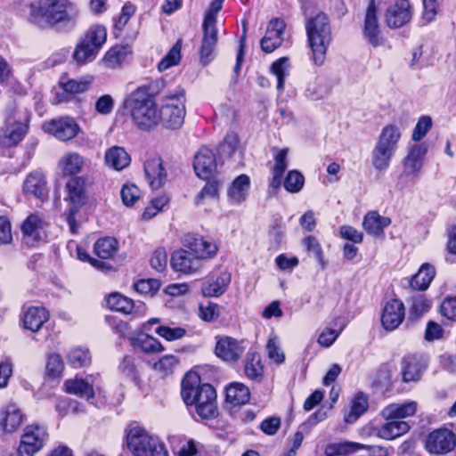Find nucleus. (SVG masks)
Wrapping results in <instances>:
<instances>
[{
  "label": "nucleus",
  "mask_w": 456,
  "mask_h": 456,
  "mask_svg": "<svg viewBox=\"0 0 456 456\" xmlns=\"http://www.w3.org/2000/svg\"><path fill=\"white\" fill-rule=\"evenodd\" d=\"M217 251V245L213 239L187 234L184 238V248L172 254L171 265L177 273L194 274L203 268L204 260L214 257Z\"/></svg>",
  "instance_id": "obj_1"
},
{
  "label": "nucleus",
  "mask_w": 456,
  "mask_h": 456,
  "mask_svg": "<svg viewBox=\"0 0 456 456\" xmlns=\"http://www.w3.org/2000/svg\"><path fill=\"white\" fill-rule=\"evenodd\" d=\"M161 86L162 81L151 80L137 87L126 97L125 107L139 128L150 129L159 122V110L153 97Z\"/></svg>",
  "instance_id": "obj_2"
},
{
  "label": "nucleus",
  "mask_w": 456,
  "mask_h": 456,
  "mask_svg": "<svg viewBox=\"0 0 456 456\" xmlns=\"http://www.w3.org/2000/svg\"><path fill=\"white\" fill-rule=\"evenodd\" d=\"M196 373H188L182 380L181 395L187 406H194L202 419H213L218 415L216 393L209 384H200Z\"/></svg>",
  "instance_id": "obj_3"
},
{
  "label": "nucleus",
  "mask_w": 456,
  "mask_h": 456,
  "mask_svg": "<svg viewBox=\"0 0 456 456\" xmlns=\"http://www.w3.org/2000/svg\"><path fill=\"white\" fill-rule=\"evenodd\" d=\"M78 11L69 0H38L29 6V21L40 28L61 22L75 23Z\"/></svg>",
  "instance_id": "obj_4"
},
{
  "label": "nucleus",
  "mask_w": 456,
  "mask_h": 456,
  "mask_svg": "<svg viewBox=\"0 0 456 456\" xmlns=\"http://www.w3.org/2000/svg\"><path fill=\"white\" fill-rule=\"evenodd\" d=\"M307 41L312 50V59L315 65L324 63L327 49L332 40L329 18L323 12L309 18L305 22Z\"/></svg>",
  "instance_id": "obj_5"
},
{
  "label": "nucleus",
  "mask_w": 456,
  "mask_h": 456,
  "mask_svg": "<svg viewBox=\"0 0 456 456\" xmlns=\"http://www.w3.org/2000/svg\"><path fill=\"white\" fill-rule=\"evenodd\" d=\"M402 137L401 128L395 124L386 125L379 134L371 151L372 166L376 170L388 168Z\"/></svg>",
  "instance_id": "obj_6"
},
{
  "label": "nucleus",
  "mask_w": 456,
  "mask_h": 456,
  "mask_svg": "<svg viewBox=\"0 0 456 456\" xmlns=\"http://www.w3.org/2000/svg\"><path fill=\"white\" fill-rule=\"evenodd\" d=\"M126 444L133 456H168L163 442L140 426L126 431Z\"/></svg>",
  "instance_id": "obj_7"
},
{
  "label": "nucleus",
  "mask_w": 456,
  "mask_h": 456,
  "mask_svg": "<svg viewBox=\"0 0 456 456\" xmlns=\"http://www.w3.org/2000/svg\"><path fill=\"white\" fill-rule=\"evenodd\" d=\"M185 102V91L180 87L163 97L159 121L167 128L176 129L183 125L186 113Z\"/></svg>",
  "instance_id": "obj_8"
},
{
  "label": "nucleus",
  "mask_w": 456,
  "mask_h": 456,
  "mask_svg": "<svg viewBox=\"0 0 456 456\" xmlns=\"http://www.w3.org/2000/svg\"><path fill=\"white\" fill-rule=\"evenodd\" d=\"M107 39V31L103 26L94 25L88 28L77 43L73 58L79 65L93 61Z\"/></svg>",
  "instance_id": "obj_9"
},
{
  "label": "nucleus",
  "mask_w": 456,
  "mask_h": 456,
  "mask_svg": "<svg viewBox=\"0 0 456 456\" xmlns=\"http://www.w3.org/2000/svg\"><path fill=\"white\" fill-rule=\"evenodd\" d=\"M68 192L67 200L70 203L66 220L69 230L73 234L77 233L78 224L76 215L78 208L85 203V179L81 176H74L66 184Z\"/></svg>",
  "instance_id": "obj_10"
},
{
  "label": "nucleus",
  "mask_w": 456,
  "mask_h": 456,
  "mask_svg": "<svg viewBox=\"0 0 456 456\" xmlns=\"http://www.w3.org/2000/svg\"><path fill=\"white\" fill-rule=\"evenodd\" d=\"M48 433L46 428L38 424L25 428L18 448L19 456H34L46 444Z\"/></svg>",
  "instance_id": "obj_11"
},
{
  "label": "nucleus",
  "mask_w": 456,
  "mask_h": 456,
  "mask_svg": "<svg viewBox=\"0 0 456 456\" xmlns=\"http://www.w3.org/2000/svg\"><path fill=\"white\" fill-rule=\"evenodd\" d=\"M28 131V126L20 121L16 109H11L6 114L5 126L0 128V145L9 148L18 144Z\"/></svg>",
  "instance_id": "obj_12"
},
{
  "label": "nucleus",
  "mask_w": 456,
  "mask_h": 456,
  "mask_svg": "<svg viewBox=\"0 0 456 456\" xmlns=\"http://www.w3.org/2000/svg\"><path fill=\"white\" fill-rule=\"evenodd\" d=\"M428 152L425 143L414 144L410 147L406 157L403 160V170L399 177L400 183L408 185L417 177L423 167L424 158Z\"/></svg>",
  "instance_id": "obj_13"
},
{
  "label": "nucleus",
  "mask_w": 456,
  "mask_h": 456,
  "mask_svg": "<svg viewBox=\"0 0 456 456\" xmlns=\"http://www.w3.org/2000/svg\"><path fill=\"white\" fill-rule=\"evenodd\" d=\"M216 340L215 354L225 362H237L246 349L243 340L229 336H217Z\"/></svg>",
  "instance_id": "obj_14"
},
{
  "label": "nucleus",
  "mask_w": 456,
  "mask_h": 456,
  "mask_svg": "<svg viewBox=\"0 0 456 456\" xmlns=\"http://www.w3.org/2000/svg\"><path fill=\"white\" fill-rule=\"evenodd\" d=\"M456 446V436L447 428L432 431L427 437L426 449L430 453L445 454Z\"/></svg>",
  "instance_id": "obj_15"
},
{
  "label": "nucleus",
  "mask_w": 456,
  "mask_h": 456,
  "mask_svg": "<svg viewBox=\"0 0 456 456\" xmlns=\"http://www.w3.org/2000/svg\"><path fill=\"white\" fill-rule=\"evenodd\" d=\"M193 168L198 177L207 180L212 177L217 169L216 155L212 150L201 147L196 153Z\"/></svg>",
  "instance_id": "obj_16"
},
{
  "label": "nucleus",
  "mask_w": 456,
  "mask_h": 456,
  "mask_svg": "<svg viewBox=\"0 0 456 456\" xmlns=\"http://www.w3.org/2000/svg\"><path fill=\"white\" fill-rule=\"evenodd\" d=\"M44 128L58 140L64 142L73 139L79 131L78 125L69 117L53 119L45 123Z\"/></svg>",
  "instance_id": "obj_17"
},
{
  "label": "nucleus",
  "mask_w": 456,
  "mask_h": 456,
  "mask_svg": "<svg viewBox=\"0 0 456 456\" xmlns=\"http://www.w3.org/2000/svg\"><path fill=\"white\" fill-rule=\"evenodd\" d=\"M285 28L286 24L283 20L278 18L271 20L265 35L260 42L264 52L272 53L281 45Z\"/></svg>",
  "instance_id": "obj_18"
},
{
  "label": "nucleus",
  "mask_w": 456,
  "mask_h": 456,
  "mask_svg": "<svg viewBox=\"0 0 456 456\" xmlns=\"http://www.w3.org/2000/svg\"><path fill=\"white\" fill-rule=\"evenodd\" d=\"M203 36L199 50L200 61L202 65L209 64L216 57V49L218 42V30L216 27L202 25Z\"/></svg>",
  "instance_id": "obj_19"
},
{
  "label": "nucleus",
  "mask_w": 456,
  "mask_h": 456,
  "mask_svg": "<svg viewBox=\"0 0 456 456\" xmlns=\"http://www.w3.org/2000/svg\"><path fill=\"white\" fill-rule=\"evenodd\" d=\"M405 308L403 303L399 299H392L386 303L382 315L381 323L387 330H395L404 320Z\"/></svg>",
  "instance_id": "obj_20"
},
{
  "label": "nucleus",
  "mask_w": 456,
  "mask_h": 456,
  "mask_svg": "<svg viewBox=\"0 0 456 456\" xmlns=\"http://www.w3.org/2000/svg\"><path fill=\"white\" fill-rule=\"evenodd\" d=\"M412 12L409 0H395L390 5L386 13V20L388 27L400 28L409 22Z\"/></svg>",
  "instance_id": "obj_21"
},
{
  "label": "nucleus",
  "mask_w": 456,
  "mask_h": 456,
  "mask_svg": "<svg viewBox=\"0 0 456 456\" xmlns=\"http://www.w3.org/2000/svg\"><path fill=\"white\" fill-rule=\"evenodd\" d=\"M20 407L10 403L0 409V428L4 433L15 432L25 420Z\"/></svg>",
  "instance_id": "obj_22"
},
{
  "label": "nucleus",
  "mask_w": 456,
  "mask_h": 456,
  "mask_svg": "<svg viewBox=\"0 0 456 456\" xmlns=\"http://www.w3.org/2000/svg\"><path fill=\"white\" fill-rule=\"evenodd\" d=\"M231 273L227 271L212 273L208 280L202 283V294L209 297H217L223 295L231 282Z\"/></svg>",
  "instance_id": "obj_23"
},
{
  "label": "nucleus",
  "mask_w": 456,
  "mask_h": 456,
  "mask_svg": "<svg viewBox=\"0 0 456 456\" xmlns=\"http://www.w3.org/2000/svg\"><path fill=\"white\" fill-rule=\"evenodd\" d=\"M144 173L149 185L153 190L159 189L167 181V173L159 157H152L145 161Z\"/></svg>",
  "instance_id": "obj_24"
},
{
  "label": "nucleus",
  "mask_w": 456,
  "mask_h": 456,
  "mask_svg": "<svg viewBox=\"0 0 456 456\" xmlns=\"http://www.w3.org/2000/svg\"><path fill=\"white\" fill-rule=\"evenodd\" d=\"M427 363L422 356L412 354L402 361V376L404 382L418 381L426 369Z\"/></svg>",
  "instance_id": "obj_25"
},
{
  "label": "nucleus",
  "mask_w": 456,
  "mask_h": 456,
  "mask_svg": "<svg viewBox=\"0 0 456 456\" xmlns=\"http://www.w3.org/2000/svg\"><path fill=\"white\" fill-rule=\"evenodd\" d=\"M42 220L37 215L28 216L21 225L23 243L29 247L42 240Z\"/></svg>",
  "instance_id": "obj_26"
},
{
  "label": "nucleus",
  "mask_w": 456,
  "mask_h": 456,
  "mask_svg": "<svg viewBox=\"0 0 456 456\" xmlns=\"http://www.w3.org/2000/svg\"><path fill=\"white\" fill-rule=\"evenodd\" d=\"M48 319L49 313L43 306L28 307L21 318L24 328L32 332L38 331Z\"/></svg>",
  "instance_id": "obj_27"
},
{
  "label": "nucleus",
  "mask_w": 456,
  "mask_h": 456,
  "mask_svg": "<svg viewBox=\"0 0 456 456\" xmlns=\"http://www.w3.org/2000/svg\"><path fill=\"white\" fill-rule=\"evenodd\" d=\"M107 305L110 309L124 314L140 312L144 307L142 302H138L136 304L131 298L119 293L110 294L107 298Z\"/></svg>",
  "instance_id": "obj_28"
},
{
  "label": "nucleus",
  "mask_w": 456,
  "mask_h": 456,
  "mask_svg": "<svg viewBox=\"0 0 456 456\" xmlns=\"http://www.w3.org/2000/svg\"><path fill=\"white\" fill-rule=\"evenodd\" d=\"M417 408L418 403L415 401H406L402 403H391L382 410L381 416L385 419H395L403 420V419L415 415Z\"/></svg>",
  "instance_id": "obj_29"
},
{
  "label": "nucleus",
  "mask_w": 456,
  "mask_h": 456,
  "mask_svg": "<svg viewBox=\"0 0 456 456\" xmlns=\"http://www.w3.org/2000/svg\"><path fill=\"white\" fill-rule=\"evenodd\" d=\"M363 33L370 45L373 46L379 45V27L374 0L370 1L366 11Z\"/></svg>",
  "instance_id": "obj_30"
},
{
  "label": "nucleus",
  "mask_w": 456,
  "mask_h": 456,
  "mask_svg": "<svg viewBox=\"0 0 456 456\" xmlns=\"http://www.w3.org/2000/svg\"><path fill=\"white\" fill-rule=\"evenodd\" d=\"M391 224V219L379 215L377 211L368 212L363 218L362 225L365 231L373 236L380 237L384 234V229Z\"/></svg>",
  "instance_id": "obj_31"
},
{
  "label": "nucleus",
  "mask_w": 456,
  "mask_h": 456,
  "mask_svg": "<svg viewBox=\"0 0 456 456\" xmlns=\"http://www.w3.org/2000/svg\"><path fill=\"white\" fill-rule=\"evenodd\" d=\"M23 190L26 194L32 195L42 200L48 195L46 182L44 175L40 173H31L26 178Z\"/></svg>",
  "instance_id": "obj_32"
},
{
  "label": "nucleus",
  "mask_w": 456,
  "mask_h": 456,
  "mask_svg": "<svg viewBox=\"0 0 456 456\" xmlns=\"http://www.w3.org/2000/svg\"><path fill=\"white\" fill-rule=\"evenodd\" d=\"M410 430V425L405 420L395 419H386V422L378 428V436L386 440L395 439Z\"/></svg>",
  "instance_id": "obj_33"
},
{
  "label": "nucleus",
  "mask_w": 456,
  "mask_h": 456,
  "mask_svg": "<svg viewBox=\"0 0 456 456\" xmlns=\"http://www.w3.org/2000/svg\"><path fill=\"white\" fill-rule=\"evenodd\" d=\"M105 165L114 170H123L129 166L131 158L123 147L113 146L104 155Z\"/></svg>",
  "instance_id": "obj_34"
},
{
  "label": "nucleus",
  "mask_w": 456,
  "mask_h": 456,
  "mask_svg": "<svg viewBox=\"0 0 456 456\" xmlns=\"http://www.w3.org/2000/svg\"><path fill=\"white\" fill-rule=\"evenodd\" d=\"M435 276V267L428 263H425L420 265L419 271L410 279V287L414 290L424 291L429 287Z\"/></svg>",
  "instance_id": "obj_35"
},
{
  "label": "nucleus",
  "mask_w": 456,
  "mask_h": 456,
  "mask_svg": "<svg viewBox=\"0 0 456 456\" xmlns=\"http://www.w3.org/2000/svg\"><path fill=\"white\" fill-rule=\"evenodd\" d=\"M244 374L254 381L260 382L264 377V366L260 354L256 351L249 350L246 354L244 361Z\"/></svg>",
  "instance_id": "obj_36"
},
{
  "label": "nucleus",
  "mask_w": 456,
  "mask_h": 456,
  "mask_svg": "<svg viewBox=\"0 0 456 456\" xmlns=\"http://www.w3.org/2000/svg\"><path fill=\"white\" fill-rule=\"evenodd\" d=\"M84 158L77 152H69L59 160V167L65 175H74L82 170Z\"/></svg>",
  "instance_id": "obj_37"
},
{
  "label": "nucleus",
  "mask_w": 456,
  "mask_h": 456,
  "mask_svg": "<svg viewBox=\"0 0 456 456\" xmlns=\"http://www.w3.org/2000/svg\"><path fill=\"white\" fill-rule=\"evenodd\" d=\"M250 180L246 175H239L232 183L228 196L234 203L244 201L248 196Z\"/></svg>",
  "instance_id": "obj_38"
},
{
  "label": "nucleus",
  "mask_w": 456,
  "mask_h": 456,
  "mask_svg": "<svg viewBox=\"0 0 456 456\" xmlns=\"http://www.w3.org/2000/svg\"><path fill=\"white\" fill-rule=\"evenodd\" d=\"M249 397V389L242 383H232L226 388V401L234 406L247 403Z\"/></svg>",
  "instance_id": "obj_39"
},
{
  "label": "nucleus",
  "mask_w": 456,
  "mask_h": 456,
  "mask_svg": "<svg viewBox=\"0 0 456 456\" xmlns=\"http://www.w3.org/2000/svg\"><path fill=\"white\" fill-rule=\"evenodd\" d=\"M365 446L362 444L349 441H339L329 444L325 450V456H347Z\"/></svg>",
  "instance_id": "obj_40"
},
{
  "label": "nucleus",
  "mask_w": 456,
  "mask_h": 456,
  "mask_svg": "<svg viewBox=\"0 0 456 456\" xmlns=\"http://www.w3.org/2000/svg\"><path fill=\"white\" fill-rule=\"evenodd\" d=\"M64 387L68 393L85 397L87 400L94 396L93 386L83 379L75 378L73 379H68L65 381Z\"/></svg>",
  "instance_id": "obj_41"
},
{
  "label": "nucleus",
  "mask_w": 456,
  "mask_h": 456,
  "mask_svg": "<svg viewBox=\"0 0 456 456\" xmlns=\"http://www.w3.org/2000/svg\"><path fill=\"white\" fill-rule=\"evenodd\" d=\"M270 72L276 77L277 79V90L279 94H282L284 90V83L285 79L288 77L289 74V58L281 57L275 61L270 68Z\"/></svg>",
  "instance_id": "obj_42"
},
{
  "label": "nucleus",
  "mask_w": 456,
  "mask_h": 456,
  "mask_svg": "<svg viewBox=\"0 0 456 456\" xmlns=\"http://www.w3.org/2000/svg\"><path fill=\"white\" fill-rule=\"evenodd\" d=\"M118 242L112 237L101 238L94 246V253L102 259L111 258L118 251Z\"/></svg>",
  "instance_id": "obj_43"
},
{
  "label": "nucleus",
  "mask_w": 456,
  "mask_h": 456,
  "mask_svg": "<svg viewBox=\"0 0 456 456\" xmlns=\"http://www.w3.org/2000/svg\"><path fill=\"white\" fill-rule=\"evenodd\" d=\"M368 407L367 396L362 393L357 394L352 401L349 413L345 415V421L350 424L354 423L367 411Z\"/></svg>",
  "instance_id": "obj_44"
},
{
  "label": "nucleus",
  "mask_w": 456,
  "mask_h": 456,
  "mask_svg": "<svg viewBox=\"0 0 456 456\" xmlns=\"http://www.w3.org/2000/svg\"><path fill=\"white\" fill-rule=\"evenodd\" d=\"M67 359L69 363L75 369L88 366L91 363V354L86 348L74 347L68 355Z\"/></svg>",
  "instance_id": "obj_45"
},
{
  "label": "nucleus",
  "mask_w": 456,
  "mask_h": 456,
  "mask_svg": "<svg viewBox=\"0 0 456 456\" xmlns=\"http://www.w3.org/2000/svg\"><path fill=\"white\" fill-rule=\"evenodd\" d=\"M133 346L144 353H159L164 350L162 344L149 335L139 336L133 341Z\"/></svg>",
  "instance_id": "obj_46"
},
{
  "label": "nucleus",
  "mask_w": 456,
  "mask_h": 456,
  "mask_svg": "<svg viewBox=\"0 0 456 456\" xmlns=\"http://www.w3.org/2000/svg\"><path fill=\"white\" fill-rule=\"evenodd\" d=\"M181 49H182V40L179 39L176 43L172 46V48L167 53V54L162 58V60L158 64V69L160 72H163L169 68L175 66L181 60Z\"/></svg>",
  "instance_id": "obj_47"
},
{
  "label": "nucleus",
  "mask_w": 456,
  "mask_h": 456,
  "mask_svg": "<svg viewBox=\"0 0 456 456\" xmlns=\"http://www.w3.org/2000/svg\"><path fill=\"white\" fill-rule=\"evenodd\" d=\"M126 48L120 45H116L110 48L103 57V63L109 68H115L125 61Z\"/></svg>",
  "instance_id": "obj_48"
},
{
  "label": "nucleus",
  "mask_w": 456,
  "mask_h": 456,
  "mask_svg": "<svg viewBox=\"0 0 456 456\" xmlns=\"http://www.w3.org/2000/svg\"><path fill=\"white\" fill-rule=\"evenodd\" d=\"M218 198V183L216 182L208 183L195 197V204L200 206Z\"/></svg>",
  "instance_id": "obj_49"
},
{
  "label": "nucleus",
  "mask_w": 456,
  "mask_h": 456,
  "mask_svg": "<svg viewBox=\"0 0 456 456\" xmlns=\"http://www.w3.org/2000/svg\"><path fill=\"white\" fill-rule=\"evenodd\" d=\"M155 332L167 341H175L183 338L187 331L183 327H170L167 325H159Z\"/></svg>",
  "instance_id": "obj_50"
},
{
  "label": "nucleus",
  "mask_w": 456,
  "mask_h": 456,
  "mask_svg": "<svg viewBox=\"0 0 456 456\" xmlns=\"http://www.w3.org/2000/svg\"><path fill=\"white\" fill-rule=\"evenodd\" d=\"M305 183V177L304 175L297 171V170H291L288 173L285 180H284V188L291 192H298L302 190Z\"/></svg>",
  "instance_id": "obj_51"
},
{
  "label": "nucleus",
  "mask_w": 456,
  "mask_h": 456,
  "mask_svg": "<svg viewBox=\"0 0 456 456\" xmlns=\"http://www.w3.org/2000/svg\"><path fill=\"white\" fill-rule=\"evenodd\" d=\"M239 136L236 133H228L224 142L219 145L218 151L220 155L224 157H231L239 145Z\"/></svg>",
  "instance_id": "obj_52"
},
{
  "label": "nucleus",
  "mask_w": 456,
  "mask_h": 456,
  "mask_svg": "<svg viewBox=\"0 0 456 456\" xmlns=\"http://www.w3.org/2000/svg\"><path fill=\"white\" fill-rule=\"evenodd\" d=\"M64 369L61 356L58 354H51L47 357L45 370L46 374L52 378L59 377Z\"/></svg>",
  "instance_id": "obj_53"
},
{
  "label": "nucleus",
  "mask_w": 456,
  "mask_h": 456,
  "mask_svg": "<svg viewBox=\"0 0 456 456\" xmlns=\"http://www.w3.org/2000/svg\"><path fill=\"white\" fill-rule=\"evenodd\" d=\"M268 357L274 362L281 364L285 361V355L282 352L277 337H273L268 339L266 345Z\"/></svg>",
  "instance_id": "obj_54"
},
{
  "label": "nucleus",
  "mask_w": 456,
  "mask_h": 456,
  "mask_svg": "<svg viewBox=\"0 0 456 456\" xmlns=\"http://www.w3.org/2000/svg\"><path fill=\"white\" fill-rule=\"evenodd\" d=\"M91 84L90 80L86 79H69L67 82L61 83L62 89L66 93L72 94H81L86 92Z\"/></svg>",
  "instance_id": "obj_55"
},
{
  "label": "nucleus",
  "mask_w": 456,
  "mask_h": 456,
  "mask_svg": "<svg viewBox=\"0 0 456 456\" xmlns=\"http://www.w3.org/2000/svg\"><path fill=\"white\" fill-rule=\"evenodd\" d=\"M119 370L128 379H132L135 383H138L139 374L136 364L134 362V359L133 357H124L123 361L119 365Z\"/></svg>",
  "instance_id": "obj_56"
},
{
  "label": "nucleus",
  "mask_w": 456,
  "mask_h": 456,
  "mask_svg": "<svg viewBox=\"0 0 456 456\" xmlns=\"http://www.w3.org/2000/svg\"><path fill=\"white\" fill-rule=\"evenodd\" d=\"M134 287L142 295H153L159 290L160 283L156 279L140 280L134 283Z\"/></svg>",
  "instance_id": "obj_57"
},
{
  "label": "nucleus",
  "mask_w": 456,
  "mask_h": 456,
  "mask_svg": "<svg viewBox=\"0 0 456 456\" xmlns=\"http://www.w3.org/2000/svg\"><path fill=\"white\" fill-rule=\"evenodd\" d=\"M432 119L428 116H422L417 122L411 138L415 142L420 141L431 129Z\"/></svg>",
  "instance_id": "obj_58"
},
{
  "label": "nucleus",
  "mask_w": 456,
  "mask_h": 456,
  "mask_svg": "<svg viewBox=\"0 0 456 456\" xmlns=\"http://www.w3.org/2000/svg\"><path fill=\"white\" fill-rule=\"evenodd\" d=\"M121 199L126 206H133L140 198V190L134 184H125L120 191Z\"/></svg>",
  "instance_id": "obj_59"
},
{
  "label": "nucleus",
  "mask_w": 456,
  "mask_h": 456,
  "mask_svg": "<svg viewBox=\"0 0 456 456\" xmlns=\"http://www.w3.org/2000/svg\"><path fill=\"white\" fill-rule=\"evenodd\" d=\"M431 307V301L424 295H418L411 299V313L416 316H420Z\"/></svg>",
  "instance_id": "obj_60"
},
{
  "label": "nucleus",
  "mask_w": 456,
  "mask_h": 456,
  "mask_svg": "<svg viewBox=\"0 0 456 456\" xmlns=\"http://www.w3.org/2000/svg\"><path fill=\"white\" fill-rule=\"evenodd\" d=\"M224 0H213L205 14L204 26L216 27V15L222 9Z\"/></svg>",
  "instance_id": "obj_61"
},
{
  "label": "nucleus",
  "mask_w": 456,
  "mask_h": 456,
  "mask_svg": "<svg viewBox=\"0 0 456 456\" xmlns=\"http://www.w3.org/2000/svg\"><path fill=\"white\" fill-rule=\"evenodd\" d=\"M178 364V359L173 354H167L154 363V369L158 371L167 374Z\"/></svg>",
  "instance_id": "obj_62"
},
{
  "label": "nucleus",
  "mask_w": 456,
  "mask_h": 456,
  "mask_svg": "<svg viewBox=\"0 0 456 456\" xmlns=\"http://www.w3.org/2000/svg\"><path fill=\"white\" fill-rule=\"evenodd\" d=\"M303 243L306 250L311 253L317 261L323 264V253L317 239L310 235L304 239Z\"/></svg>",
  "instance_id": "obj_63"
},
{
  "label": "nucleus",
  "mask_w": 456,
  "mask_h": 456,
  "mask_svg": "<svg viewBox=\"0 0 456 456\" xmlns=\"http://www.w3.org/2000/svg\"><path fill=\"white\" fill-rule=\"evenodd\" d=\"M167 263V255L163 248H157L150 260L151 266L158 272H161L165 269Z\"/></svg>",
  "instance_id": "obj_64"
}]
</instances>
